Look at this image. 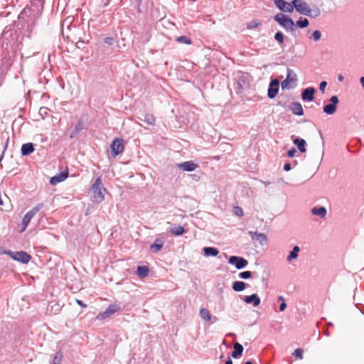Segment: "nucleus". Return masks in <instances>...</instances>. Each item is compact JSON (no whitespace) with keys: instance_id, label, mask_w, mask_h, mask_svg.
I'll list each match as a JSON object with an SVG mask.
<instances>
[{"instance_id":"nucleus-1","label":"nucleus","mask_w":364,"mask_h":364,"mask_svg":"<svg viewBox=\"0 0 364 364\" xmlns=\"http://www.w3.org/2000/svg\"><path fill=\"white\" fill-rule=\"evenodd\" d=\"M292 4L294 9L300 14L310 17H317L321 14L318 8L311 10L309 4L304 0H293Z\"/></svg>"},{"instance_id":"nucleus-2","label":"nucleus","mask_w":364,"mask_h":364,"mask_svg":"<svg viewBox=\"0 0 364 364\" xmlns=\"http://www.w3.org/2000/svg\"><path fill=\"white\" fill-rule=\"evenodd\" d=\"M106 189L103 188L102 183L100 177H98L95 179V183L92 184L91 187V192L92 194V197L95 201L100 203L104 200L105 196L103 192L105 191Z\"/></svg>"},{"instance_id":"nucleus-3","label":"nucleus","mask_w":364,"mask_h":364,"mask_svg":"<svg viewBox=\"0 0 364 364\" xmlns=\"http://www.w3.org/2000/svg\"><path fill=\"white\" fill-rule=\"evenodd\" d=\"M274 21L287 31H293L295 29L294 21L288 16L279 13L274 16Z\"/></svg>"},{"instance_id":"nucleus-4","label":"nucleus","mask_w":364,"mask_h":364,"mask_svg":"<svg viewBox=\"0 0 364 364\" xmlns=\"http://www.w3.org/2000/svg\"><path fill=\"white\" fill-rule=\"evenodd\" d=\"M43 203H39L24 215L22 219L21 232H23L26 230L31 220L43 208Z\"/></svg>"},{"instance_id":"nucleus-5","label":"nucleus","mask_w":364,"mask_h":364,"mask_svg":"<svg viewBox=\"0 0 364 364\" xmlns=\"http://www.w3.org/2000/svg\"><path fill=\"white\" fill-rule=\"evenodd\" d=\"M13 259L21 262L23 264H27L31 259L30 255L23 251L6 252Z\"/></svg>"},{"instance_id":"nucleus-6","label":"nucleus","mask_w":364,"mask_h":364,"mask_svg":"<svg viewBox=\"0 0 364 364\" xmlns=\"http://www.w3.org/2000/svg\"><path fill=\"white\" fill-rule=\"evenodd\" d=\"M119 310V306L117 304H110L104 312H102L97 316L96 319H105L110 316L111 315L114 314L115 312L118 311Z\"/></svg>"},{"instance_id":"nucleus-7","label":"nucleus","mask_w":364,"mask_h":364,"mask_svg":"<svg viewBox=\"0 0 364 364\" xmlns=\"http://www.w3.org/2000/svg\"><path fill=\"white\" fill-rule=\"evenodd\" d=\"M110 149H111L112 152L113 153V155L114 156L121 154L124 151V149L123 139H119V138L115 139L112 141V143L110 146Z\"/></svg>"},{"instance_id":"nucleus-8","label":"nucleus","mask_w":364,"mask_h":364,"mask_svg":"<svg viewBox=\"0 0 364 364\" xmlns=\"http://www.w3.org/2000/svg\"><path fill=\"white\" fill-rule=\"evenodd\" d=\"M274 4L279 10L284 12L291 13L294 11L292 1L289 3L284 0H274Z\"/></svg>"},{"instance_id":"nucleus-9","label":"nucleus","mask_w":364,"mask_h":364,"mask_svg":"<svg viewBox=\"0 0 364 364\" xmlns=\"http://www.w3.org/2000/svg\"><path fill=\"white\" fill-rule=\"evenodd\" d=\"M228 262L230 264L235 265L238 269L245 267L248 264L247 259L237 256H231Z\"/></svg>"},{"instance_id":"nucleus-10","label":"nucleus","mask_w":364,"mask_h":364,"mask_svg":"<svg viewBox=\"0 0 364 364\" xmlns=\"http://www.w3.org/2000/svg\"><path fill=\"white\" fill-rule=\"evenodd\" d=\"M331 104L326 105L323 107V112L327 114H333L336 111V105L338 103L337 96H332L330 99Z\"/></svg>"},{"instance_id":"nucleus-11","label":"nucleus","mask_w":364,"mask_h":364,"mask_svg":"<svg viewBox=\"0 0 364 364\" xmlns=\"http://www.w3.org/2000/svg\"><path fill=\"white\" fill-rule=\"evenodd\" d=\"M279 82L277 79H274L270 82L269 88H268V93H267L268 97L270 99L274 98L276 97V95H277V93L279 92Z\"/></svg>"},{"instance_id":"nucleus-12","label":"nucleus","mask_w":364,"mask_h":364,"mask_svg":"<svg viewBox=\"0 0 364 364\" xmlns=\"http://www.w3.org/2000/svg\"><path fill=\"white\" fill-rule=\"evenodd\" d=\"M198 164L193 161H185L177 164V167L183 171H193L198 168Z\"/></svg>"},{"instance_id":"nucleus-13","label":"nucleus","mask_w":364,"mask_h":364,"mask_svg":"<svg viewBox=\"0 0 364 364\" xmlns=\"http://www.w3.org/2000/svg\"><path fill=\"white\" fill-rule=\"evenodd\" d=\"M68 176V171H63L59 173L58 175L54 176L50 178V183L55 186L58 184V183H60L65 180Z\"/></svg>"},{"instance_id":"nucleus-14","label":"nucleus","mask_w":364,"mask_h":364,"mask_svg":"<svg viewBox=\"0 0 364 364\" xmlns=\"http://www.w3.org/2000/svg\"><path fill=\"white\" fill-rule=\"evenodd\" d=\"M314 93L315 89L314 87L306 88L301 93V98L304 101H312L314 99Z\"/></svg>"},{"instance_id":"nucleus-15","label":"nucleus","mask_w":364,"mask_h":364,"mask_svg":"<svg viewBox=\"0 0 364 364\" xmlns=\"http://www.w3.org/2000/svg\"><path fill=\"white\" fill-rule=\"evenodd\" d=\"M289 107L294 114L298 116H302L304 114V109L301 103L293 102L291 104Z\"/></svg>"},{"instance_id":"nucleus-16","label":"nucleus","mask_w":364,"mask_h":364,"mask_svg":"<svg viewBox=\"0 0 364 364\" xmlns=\"http://www.w3.org/2000/svg\"><path fill=\"white\" fill-rule=\"evenodd\" d=\"M288 74L286 77V79L282 82V89H285L288 87V85L291 82H295L297 80V77L296 74H294L292 76V79L290 80V75H291V70H287Z\"/></svg>"},{"instance_id":"nucleus-17","label":"nucleus","mask_w":364,"mask_h":364,"mask_svg":"<svg viewBox=\"0 0 364 364\" xmlns=\"http://www.w3.org/2000/svg\"><path fill=\"white\" fill-rule=\"evenodd\" d=\"M244 300L247 304L252 303L254 306H257L260 304V299L256 294L246 296Z\"/></svg>"},{"instance_id":"nucleus-18","label":"nucleus","mask_w":364,"mask_h":364,"mask_svg":"<svg viewBox=\"0 0 364 364\" xmlns=\"http://www.w3.org/2000/svg\"><path fill=\"white\" fill-rule=\"evenodd\" d=\"M136 272L139 277L143 279L149 275V268L146 265L139 266L137 267Z\"/></svg>"},{"instance_id":"nucleus-19","label":"nucleus","mask_w":364,"mask_h":364,"mask_svg":"<svg viewBox=\"0 0 364 364\" xmlns=\"http://www.w3.org/2000/svg\"><path fill=\"white\" fill-rule=\"evenodd\" d=\"M233 348L234 350L232 353V356L234 358H239L243 352V346L239 343H235L233 346Z\"/></svg>"},{"instance_id":"nucleus-20","label":"nucleus","mask_w":364,"mask_h":364,"mask_svg":"<svg viewBox=\"0 0 364 364\" xmlns=\"http://www.w3.org/2000/svg\"><path fill=\"white\" fill-rule=\"evenodd\" d=\"M34 151V148L32 143L23 144L21 146V154L23 156H27Z\"/></svg>"},{"instance_id":"nucleus-21","label":"nucleus","mask_w":364,"mask_h":364,"mask_svg":"<svg viewBox=\"0 0 364 364\" xmlns=\"http://www.w3.org/2000/svg\"><path fill=\"white\" fill-rule=\"evenodd\" d=\"M294 144H296L299 149V150L302 152V153H304L306 152V141L304 139H300V138H296L294 141H293Z\"/></svg>"},{"instance_id":"nucleus-22","label":"nucleus","mask_w":364,"mask_h":364,"mask_svg":"<svg viewBox=\"0 0 364 364\" xmlns=\"http://www.w3.org/2000/svg\"><path fill=\"white\" fill-rule=\"evenodd\" d=\"M311 213L313 215H318L321 218H323L326 215V210L324 207H314L311 209Z\"/></svg>"},{"instance_id":"nucleus-23","label":"nucleus","mask_w":364,"mask_h":364,"mask_svg":"<svg viewBox=\"0 0 364 364\" xmlns=\"http://www.w3.org/2000/svg\"><path fill=\"white\" fill-rule=\"evenodd\" d=\"M246 287V284L244 282L236 281L232 284V289L235 291H243Z\"/></svg>"},{"instance_id":"nucleus-24","label":"nucleus","mask_w":364,"mask_h":364,"mask_svg":"<svg viewBox=\"0 0 364 364\" xmlns=\"http://www.w3.org/2000/svg\"><path fill=\"white\" fill-rule=\"evenodd\" d=\"M200 316L205 321H209L211 318V315L207 309L202 308L200 310Z\"/></svg>"},{"instance_id":"nucleus-25","label":"nucleus","mask_w":364,"mask_h":364,"mask_svg":"<svg viewBox=\"0 0 364 364\" xmlns=\"http://www.w3.org/2000/svg\"><path fill=\"white\" fill-rule=\"evenodd\" d=\"M203 252L206 256H217L218 255V250L214 247H204Z\"/></svg>"},{"instance_id":"nucleus-26","label":"nucleus","mask_w":364,"mask_h":364,"mask_svg":"<svg viewBox=\"0 0 364 364\" xmlns=\"http://www.w3.org/2000/svg\"><path fill=\"white\" fill-rule=\"evenodd\" d=\"M299 251V247L298 246H294L293 250L289 253L287 257V259L289 261L296 259L298 257V252Z\"/></svg>"},{"instance_id":"nucleus-27","label":"nucleus","mask_w":364,"mask_h":364,"mask_svg":"<svg viewBox=\"0 0 364 364\" xmlns=\"http://www.w3.org/2000/svg\"><path fill=\"white\" fill-rule=\"evenodd\" d=\"M158 240H156V242H157ZM164 244L162 242H161L160 243H157V242H155L154 244H152L151 246H150V250L154 252V253H156L158 252L159 250H161V249L162 248Z\"/></svg>"},{"instance_id":"nucleus-28","label":"nucleus","mask_w":364,"mask_h":364,"mask_svg":"<svg viewBox=\"0 0 364 364\" xmlns=\"http://www.w3.org/2000/svg\"><path fill=\"white\" fill-rule=\"evenodd\" d=\"M184 232V228L182 226H178L171 229V232L174 235H181Z\"/></svg>"},{"instance_id":"nucleus-29","label":"nucleus","mask_w":364,"mask_h":364,"mask_svg":"<svg viewBox=\"0 0 364 364\" xmlns=\"http://www.w3.org/2000/svg\"><path fill=\"white\" fill-rule=\"evenodd\" d=\"M296 24L299 27L304 28L309 26V21L307 18H300L299 21L296 22Z\"/></svg>"},{"instance_id":"nucleus-30","label":"nucleus","mask_w":364,"mask_h":364,"mask_svg":"<svg viewBox=\"0 0 364 364\" xmlns=\"http://www.w3.org/2000/svg\"><path fill=\"white\" fill-rule=\"evenodd\" d=\"M176 41L180 43L191 44V40L186 36H181L176 38Z\"/></svg>"},{"instance_id":"nucleus-31","label":"nucleus","mask_w":364,"mask_h":364,"mask_svg":"<svg viewBox=\"0 0 364 364\" xmlns=\"http://www.w3.org/2000/svg\"><path fill=\"white\" fill-rule=\"evenodd\" d=\"M155 117L151 114H146L144 117V122L148 124L154 125L155 124Z\"/></svg>"},{"instance_id":"nucleus-32","label":"nucleus","mask_w":364,"mask_h":364,"mask_svg":"<svg viewBox=\"0 0 364 364\" xmlns=\"http://www.w3.org/2000/svg\"><path fill=\"white\" fill-rule=\"evenodd\" d=\"M274 39L280 44L284 43V36L282 32L276 33L274 36Z\"/></svg>"},{"instance_id":"nucleus-33","label":"nucleus","mask_w":364,"mask_h":364,"mask_svg":"<svg viewBox=\"0 0 364 364\" xmlns=\"http://www.w3.org/2000/svg\"><path fill=\"white\" fill-rule=\"evenodd\" d=\"M62 358H63V353L60 351L58 352L53 358V364H56V363L60 364V363L61 362Z\"/></svg>"},{"instance_id":"nucleus-34","label":"nucleus","mask_w":364,"mask_h":364,"mask_svg":"<svg viewBox=\"0 0 364 364\" xmlns=\"http://www.w3.org/2000/svg\"><path fill=\"white\" fill-rule=\"evenodd\" d=\"M303 352L304 351L301 348H297L294 350L293 355L301 360L303 358Z\"/></svg>"},{"instance_id":"nucleus-35","label":"nucleus","mask_w":364,"mask_h":364,"mask_svg":"<svg viewBox=\"0 0 364 364\" xmlns=\"http://www.w3.org/2000/svg\"><path fill=\"white\" fill-rule=\"evenodd\" d=\"M234 213L237 216H242L243 215V210L239 206H235L233 208Z\"/></svg>"},{"instance_id":"nucleus-36","label":"nucleus","mask_w":364,"mask_h":364,"mask_svg":"<svg viewBox=\"0 0 364 364\" xmlns=\"http://www.w3.org/2000/svg\"><path fill=\"white\" fill-rule=\"evenodd\" d=\"M252 239L259 240L261 242L266 240V236L262 233H255V237H252Z\"/></svg>"},{"instance_id":"nucleus-37","label":"nucleus","mask_w":364,"mask_h":364,"mask_svg":"<svg viewBox=\"0 0 364 364\" xmlns=\"http://www.w3.org/2000/svg\"><path fill=\"white\" fill-rule=\"evenodd\" d=\"M260 24V22L258 21H252L250 22L247 25V28L252 29L257 28Z\"/></svg>"},{"instance_id":"nucleus-38","label":"nucleus","mask_w":364,"mask_h":364,"mask_svg":"<svg viewBox=\"0 0 364 364\" xmlns=\"http://www.w3.org/2000/svg\"><path fill=\"white\" fill-rule=\"evenodd\" d=\"M239 276L242 279H248V278L251 277L252 273L250 271H245V272H241L239 274Z\"/></svg>"},{"instance_id":"nucleus-39","label":"nucleus","mask_w":364,"mask_h":364,"mask_svg":"<svg viewBox=\"0 0 364 364\" xmlns=\"http://www.w3.org/2000/svg\"><path fill=\"white\" fill-rule=\"evenodd\" d=\"M312 36L315 41H318L321 38V34L319 31H315L313 32Z\"/></svg>"},{"instance_id":"nucleus-40","label":"nucleus","mask_w":364,"mask_h":364,"mask_svg":"<svg viewBox=\"0 0 364 364\" xmlns=\"http://www.w3.org/2000/svg\"><path fill=\"white\" fill-rule=\"evenodd\" d=\"M296 152V150L295 148H291V149H289L287 152V155L290 158H292L295 156V154Z\"/></svg>"},{"instance_id":"nucleus-41","label":"nucleus","mask_w":364,"mask_h":364,"mask_svg":"<svg viewBox=\"0 0 364 364\" xmlns=\"http://www.w3.org/2000/svg\"><path fill=\"white\" fill-rule=\"evenodd\" d=\"M326 85H327V83H326V81H322V82L320 83L319 89H320V90H321L322 92H324Z\"/></svg>"},{"instance_id":"nucleus-42","label":"nucleus","mask_w":364,"mask_h":364,"mask_svg":"<svg viewBox=\"0 0 364 364\" xmlns=\"http://www.w3.org/2000/svg\"><path fill=\"white\" fill-rule=\"evenodd\" d=\"M33 4H38L42 9L43 7L44 0H32Z\"/></svg>"},{"instance_id":"nucleus-43","label":"nucleus","mask_w":364,"mask_h":364,"mask_svg":"<svg viewBox=\"0 0 364 364\" xmlns=\"http://www.w3.org/2000/svg\"><path fill=\"white\" fill-rule=\"evenodd\" d=\"M76 303L82 308L87 307V305L85 303H83V301L81 300L76 299Z\"/></svg>"},{"instance_id":"nucleus-44","label":"nucleus","mask_w":364,"mask_h":364,"mask_svg":"<svg viewBox=\"0 0 364 364\" xmlns=\"http://www.w3.org/2000/svg\"><path fill=\"white\" fill-rule=\"evenodd\" d=\"M286 307H287V304H286L285 301H283L281 303V304L279 306V310L281 311H283L285 310Z\"/></svg>"},{"instance_id":"nucleus-45","label":"nucleus","mask_w":364,"mask_h":364,"mask_svg":"<svg viewBox=\"0 0 364 364\" xmlns=\"http://www.w3.org/2000/svg\"><path fill=\"white\" fill-rule=\"evenodd\" d=\"M291 164L287 163V164H285L284 166V171H289L291 170Z\"/></svg>"},{"instance_id":"nucleus-46","label":"nucleus","mask_w":364,"mask_h":364,"mask_svg":"<svg viewBox=\"0 0 364 364\" xmlns=\"http://www.w3.org/2000/svg\"><path fill=\"white\" fill-rule=\"evenodd\" d=\"M112 40H113V39H112V38H106V40H105V43H111V41H112Z\"/></svg>"},{"instance_id":"nucleus-47","label":"nucleus","mask_w":364,"mask_h":364,"mask_svg":"<svg viewBox=\"0 0 364 364\" xmlns=\"http://www.w3.org/2000/svg\"><path fill=\"white\" fill-rule=\"evenodd\" d=\"M360 83H361L362 86H363V87H364V77H362L360 78Z\"/></svg>"},{"instance_id":"nucleus-48","label":"nucleus","mask_w":364,"mask_h":364,"mask_svg":"<svg viewBox=\"0 0 364 364\" xmlns=\"http://www.w3.org/2000/svg\"><path fill=\"white\" fill-rule=\"evenodd\" d=\"M225 364H232V360L229 358V359L225 362Z\"/></svg>"},{"instance_id":"nucleus-49","label":"nucleus","mask_w":364,"mask_h":364,"mask_svg":"<svg viewBox=\"0 0 364 364\" xmlns=\"http://www.w3.org/2000/svg\"><path fill=\"white\" fill-rule=\"evenodd\" d=\"M338 80H339L340 82H342V81L343 80V77L342 75H339V76H338Z\"/></svg>"},{"instance_id":"nucleus-50","label":"nucleus","mask_w":364,"mask_h":364,"mask_svg":"<svg viewBox=\"0 0 364 364\" xmlns=\"http://www.w3.org/2000/svg\"><path fill=\"white\" fill-rule=\"evenodd\" d=\"M279 300L282 301V302L284 301V300L282 296H279Z\"/></svg>"},{"instance_id":"nucleus-51","label":"nucleus","mask_w":364,"mask_h":364,"mask_svg":"<svg viewBox=\"0 0 364 364\" xmlns=\"http://www.w3.org/2000/svg\"><path fill=\"white\" fill-rule=\"evenodd\" d=\"M245 364H252V362L251 360H248V361L245 362Z\"/></svg>"},{"instance_id":"nucleus-52","label":"nucleus","mask_w":364,"mask_h":364,"mask_svg":"<svg viewBox=\"0 0 364 364\" xmlns=\"http://www.w3.org/2000/svg\"><path fill=\"white\" fill-rule=\"evenodd\" d=\"M294 73L291 70V75H290V80L292 79V76Z\"/></svg>"},{"instance_id":"nucleus-53","label":"nucleus","mask_w":364,"mask_h":364,"mask_svg":"<svg viewBox=\"0 0 364 364\" xmlns=\"http://www.w3.org/2000/svg\"><path fill=\"white\" fill-rule=\"evenodd\" d=\"M56 364H58V363H56Z\"/></svg>"}]
</instances>
